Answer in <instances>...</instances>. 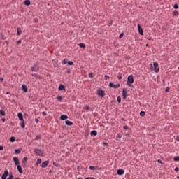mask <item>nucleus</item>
Segmentation results:
<instances>
[{"label":"nucleus","mask_w":179,"mask_h":179,"mask_svg":"<svg viewBox=\"0 0 179 179\" xmlns=\"http://www.w3.org/2000/svg\"><path fill=\"white\" fill-rule=\"evenodd\" d=\"M134 80L133 76H129L128 80H127V85L130 87H132V84L134 83Z\"/></svg>","instance_id":"obj_1"},{"label":"nucleus","mask_w":179,"mask_h":179,"mask_svg":"<svg viewBox=\"0 0 179 179\" xmlns=\"http://www.w3.org/2000/svg\"><path fill=\"white\" fill-rule=\"evenodd\" d=\"M35 153L37 155L40 156V157H43L44 156L43 152L40 149H36L35 150Z\"/></svg>","instance_id":"obj_2"},{"label":"nucleus","mask_w":179,"mask_h":179,"mask_svg":"<svg viewBox=\"0 0 179 179\" xmlns=\"http://www.w3.org/2000/svg\"><path fill=\"white\" fill-rule=\"evenodd\" d=\"M39 70V66L38 64H35L34 66H33V67H31V71L33 72H37Z\"/></svg>","instance_id":"obj_3"},{"label":"nucleus","mask_w":179,"mask_h":179,"mask_svg":"<svg viewBox=\"0 0 179 179\" xmlns=\"http://www.w3.org/2000/svg\"><path fill=\"white\" fill-rule=\"evenodd\" d=\"M109 86L115 89H118L120 87V84H113V83H110Z\"/></svg>","instance_id":"obj_4"},{"label":"nucleus","mask_w":179,"mask_h":179,"mask_svg":"<svg viewBox=\"0 0 179 179\" xmlns=\"http://www.w3.org/2000/svg\"><path fill=\"white\" fill-rule=\"evenodd\" d=\"M154 66H155V72H156V73L159 72V67H158V66H159L158 63L155 62V63H154Z\"/></svg>","instance_id":"obj_5"},{"label":"nucleus","mask_w":179,"mask_h":179,"mask_svg":"<svg viewBox=\"0 0 179 179\" xmlns=\"http://www.w3.org/2000/svg\"><path fill=\"white\" fill-rule=\"evenodd\" d=\"M98 95L101 97H103L105 96V92L103 91V90H99L98 91Z\"/></svg>","instance_id":"obj_6"},{"label":"nucleus","mask_w":179,"mask_h":179,"mask_svg":"<svg viewBox=\"0 0 179 179\" xmlns=\"http://www.w3.org/2000/svg\"><path fill=\"white\" fill-rule=\"evenodd\" d=\"M122 96H123L124 99H126L128 96L127 91L126 88H123Z\"/></svg>","instance_id":"obj_7"},{"label":"nucleus","mask_w":179,"mask_h":179,"mask_svg":"<svg viewBox=\"0 0 179 179\" xmlns=\"http://www.w3.org/2000/svg\"><path fill=\"white\" fill-rule=\"evenodd\" d=\"M138 29L141 36H143V29L140 24H138Z\"/></svg>","instance_id":"obj_8"},{"label":"nucleus","mask_w":179,"mask_h":179,"mask_svg":"<svg viewBox=\"0 0 179 179\" xmlns=\"http://www.w3.org/2000/svg\"><path fill=\"white\" fill-rule=\"evenodd\" d=\"M8 176V171H5L4 173L2 175V179H6L7 176Z\"/></svg>","instance_id":"obj_9"},{"label":"nucleus","mask_w":179,"mask_h":179,"mask_svg":"<svg viewBox=\"0 0 179 179\" xmlns=\"http://www.w3.org/2000/svg\"><path fill=\"white\" fill-rule=\"evenodd\" d=\"M13 161L16 166H18L20 164L19 159L17 157H14Z\"/></svg>","instance_id":"obj_10"},{"label":"nucleus","mask_w":179,"mask_h":179,"mask_svg":"<svg viewBox=\"0 0 179 179\" xmlns=\"http://www.w3.org/2000/svg\"><path fill=\"white\" fill-rule=\"evenodd\" d=\"M22 87L23 91H24L25 93H27V92H28V88H27V85H25L24 84H23V85H22Z\"/></svg>","instance_id":"obj_11"},{"label":"nucleus","mask_w":179,"mask_h":179,"mask_svg":"<svg viewBox=\"0 0 179 179\" xmlns=\"http://www.w3.org/2000/svg\"><path fill=\"white\" fill-rule=\"evenodd\" d=\"M117 173L120 176H122V175H124V171L123 169H119L117 171Z\"/></svg>","instance_id":"obj_12"},{"label":"nucleus","mask_w":179,"mask_h":179,"mask_svg":"<svg viewBox=\"0 0 179 179\" xmlns=\"http://www.w3.org/2000/svg\"><path fill=\"white\" fill-rule=\"evenodd\" d=\"M49 164L48 161H45L42 164V168H46Z\"/></svg>","instance_id":"obj_13"},{"label":"nucleus","mask_w":179,"mask_h":179,"mask_svg":"<svg viewBox=\"0 0 179 179\" xmlns=\"http://www.w3.org/2000/svg\"><path fill=\"white\" fill-rule=\"evenodd\" d=\"M17 116L20 121H24L22 113H18Z\"/></svg>","instance_id":"obj_14"},{"label":"nucleus","mask_w":179,"mask_h":179,"mask_svg":"<svg viewBox=\"0 0 179 179\" xmlns=\"http://www.w3.org/2000/svg\"><path fill=\"white\" fill-rule=\"evenodd\" d=\"M60 119L62 120H67L68 119V116L66 115H62Z\"/></svg>","instance_id":"obj_15"},{"label":"nucleus","mask_w":179,"mask_h":179,"mask_svg":"<svg viewBox=\"0 0 179 179\" xmlns=\"http://www.w3.org/2000/svg\"><path fill=\"white\" fill-rule=\"evenodd\" d=\"M90 170L96 171L99 169V166H90Z\"/></svg>","instance_id":"obj_16"},{"label":"nucleus","mask_w":179,"mask_h":179,"mask_svg":"<svg viewBox=\"0 0 179 179\" xmlns=\"http://www.w3.org/2000/svg\"><path fill=\"white\" fill-rule=\"evenodd\" d=\"M17 170H18V171H19L20 173L22 174V173H23L22 166H20V165H17Z\"/></svg>","instance_id":"obj_17"},{"label":"nucleus","mask_w":179,"mask_h":179,"mask_svg":"<svg viewBox=\"0 0 179 179\" xmlns=\"http://www.w3.org/2000/svg\"><path fill=\"white\" fill-rule=\"evenodd\" d=\"M59 91H61V90H64V91H66V88H65V87H64V85H59Z\"/></svg>","instance_id":"obj_18"},{"label":"nucleus","mask_w":179,"mask_h":179,"mask_svg":"<svg viewBox=\"0 0 179 179\" xmlns=\"http://www.w3.org/2000/svg\"><path fill=\"white\" fill-rule=\"evenodd\" d=\"M66 124L68 126H72L73 125V122H71L70 120H66Z\"/></svg>","instance_id":"obj_19"},{"label":"nucleus","mask_w":179,"mask_h":179,"mask_svg":"<svg viewBox=\"0 0 179 179\" xmlns=\"http://www.w3.org/2000/svg\"><path fill=\"white\" fill-rule=\"evenodd\" d=\"M79 46L82 48H85L86 45L84 43H80Z\"/></svg>","instance_id":"obj_20"},{"label":"nucleus","mask_w":179,"mask_h":179,"mask_svg":"<svg viewBox=\"0 0 179 179\" xmlns=\"http://www.w3.org/2000/svg\"><path fill=\"white\" fill-rule=\"evenodd\" d=\"M24 4H25L26 6H29V5L31 4V2H30L29 0H25V1H24Z\"/></svg>","instance_id":"obj_21"},{"label":"nucleus","mask_w":179,"mask_h":179,"mask_svg":"<svg viewBox=\"0 0 179 179\" xmlns=\"http://www.w3.org/2000/svg\"><path fill=\"white\" fill-rule=\"evenodd\" d=\"M22 34V30L20 27H17V34L20 36Z\"/></svg>","instance_id":"obj_22"},{"label":"nucleus","mask_w":179,"mask_h":179,"mask_svg":"<svg viewBox=\"0 0 179 179\" xmlns=\"http://www.w3.org/2000/svg\"><path fill=\"white\" fill-rule=\"evenodd\" d=\"M21 127L23 129L25 127L24 120L21 121Z\"/></svg>","instance_id":"obj_23"},{"label":"nucleus","mask_w":179,"mask_h":179,"mask_svg":"<svg viewBox=\"0 0 179 179\" xmlns=\"http://www.w3.org/2000/svg\"><path fill=\"white\" fill-rule=\"evenodd\" d=\"M140 115L141 117H144L145 115V112H144L143 110H141L140 113Z\"/></svg>","instance_id":"obj_24"},{"label":"nucleus","mask_w":179,"mask_h":179,"mask_svg":"<svg viewBox=\"0 0 179 179\" xmlns=\"http://www.w3.org/2000/svg\"><path fill=\"white\" fill-rule=\"evenodd\" d=\"M91 135L96 136L97 135V131H92L91 132Z\"/></svg>","instance_id":"obj_25"},{"label":"nucleus","mask_w":179,"mask_h":179,"mask_svg":"<svg viewBox=\"0 0 179 179\" xmlns=\"http://www.w3.org/2000/svg\"><path fill=\"white\" fill-rule=\"evenodd\" d=\"M68 63H69L68 59H64L62 64H66Z\"/></svg>","instance_id":"obj_26"},{"label":"nucleus","mask_w":179,"mask_h":179,"mask_svg":"<svg viewBox=\"0 0 179 179\" xmlns=\"http://www.w3.org/2000/svg\"><path fill=\"white\" fill-rule=\"evenodd\" d=\"M2 115V116H5L6 115V112H4V110H0V115Z\"/></svg>","instance_id":"obj_27"},{"label":"nucleus","mask_w":179,"mask_h":179,"mask_svg":"<svg viewBox=\"0 0 179 179\" xmlns=\"http://www.w3.org/2000/svg\"><path fill=\"white\" fill-rule=\"evenodd\" d=\"M57 99L59 101H62V96H61L60 95H58V96H57Z\"/></svg>","instance_id":"obj_28"},{"label":"nucleus","mask_w":179,"mask_h":179,"mask_svg":"<svg viewBox=\"0 0 179 179\" xmlns=\"http://www.w3.org/2000/svg\"><path fill=\"white\" fill-rule=\"evenodd\" d=\"M27 160H28V158L24 157V158L22 159V162L23 164H25Z\"/></svg>","instance_id":"obj_29"},{"label":"nucleus","mask_w":179,"mask_h":179,"mask_svg":"<svg viewBox=\"0 0 179 179\" xmlns=\"http://www.w3.org/2000/svg\"><path fill=\"white\" fill-rule=\"evenodd\" d=\"M41 163V159H38L37 160L36 164L37 166H38Z\"/></svg>","instance_id":"obj_30"},{"label":"nucleus","mask_w":179,"mask_h":179,"mask_svg":"<svg viewBox=\"0 0 179 179\" xmlns=\"http://www.w3.org/2000/svg\"><path fill=\"white\" fill-rule=\"evenodd\" d=\"M10 141H11L12 143H14V142L15 141V137H11V138H10Z\"/></svg>","instance_id":"obj_31"},{"label":"nucleus","mask_w":179,"mask_h":179,"mask_svg":"<svg viewBox=\"0 0 179 179\" xmlns=\"http://www.w3.org/2000/svg\"><path fill=\"white\" fill-rule=\"evenodd\" d=\"M173 159H174V161H176V162L179 161V156L175 157L173 158Z\"/></svg>","instance_id":"obj_32"},{"label":"nucleus","mask_w":179,"mask_h":179,"mask_svg":"<svg viewBox=\"0 0 179 179\" xmlns=\"http://www.w3.org/2000/svg\"><path fill=\"white\" fill-rule=\"evenodd\" d=\"M117 78H118L119 80H122V74H119V76H117Z\"/></svg>","instance_id":"obj_33"},{"label":"nucleus","mask_w":179,"mask_h":179,"mask_svg":"<svg viewBox=\"0 0 179 179\" xmlns=\"http://www.w3.org/2000/svg\"><path fill=\"white\" fill-rule=\"evenodd\" d=\"M73 62H68V64L70 66H73Z\"/></svg>","instance_id":"obj_34"},{"label":"nucleus","mask_w":179,"mask_h":179,"mask_svg":"<svg viewBox=\"0 0 179 179\" xmlns=\"http://www.w3.org/2000/svg\"><path fill=\"white\" fill-rule=\"evenodd\" d=\"M84 109L90 110V106H85Z\"/></svg>","instance_id":"obj_35"},{"label":"nucleus","mask_w":179,"mask_h":179,"mask_svg":"<svg viewBox=\"0 0 179 179\" xmlns=\"http://www.w3.org/2000/svg\"><path fill=\"white\" fill-rule=\"evenodd\" d=\"M117 101H118L119 103H120V102H121V98H120V96H117Z\"/></svg>","instance_id":"obj_36"},{"label":"nucleus","mask_w":179,"mask_h":179,"mask_svg":"<svg viewBox=\"0 0 179 179\" xmlns=\"http://www.w3.org/2000/svg\"><path fill=\"white\" fill-rule=\"evenodd\" d=\"M16 154H20L21 152V150H16L15 152Z\"/></svg>","instance_id":"obj_37"},{"label":"nucleus","mask_w":179,"mask_h":179,"mask_svg":"<svg viewBox=\"0 0 179 179\" xmlns=\"http://www.w3.org/2000/svg\"><path fill=\"white\" fill-rule=\"evenodd\" d=\"M123 36H124V33H121V34H120V38H123Z\"/></svg>","instance_id":"obj_38"},{"label":"nucleus","mask_w":179,"mask_h":179,"mask_svg":"<svg viewBox=\"0 0 179 179\" xmlns=\"http://www.w3.org/2000/svg\"><path fill=\"white\" fill-rule=\"evenodd\" d=\"M174 8L175 9H178V4H175L174 5Z\"/></svg>","instance_id":"obj_39"},{"label":"nucleus","mask_w":179,"mask_h":179,"mask_svg":"<svg viewBox=\"0 0 179 179\" xmlns=\"http://www.w3.org/2000/svg\"><path fill=\"white\" fill-rule=\"evenodd\" d=\"M89 76L90 78H93V73H90Z\"/></svg>","instance_id":"obj_40"},{"label":"nucleus","mask_w":179,"mask_h":179,"mask_svg":"<svg viewBox=\"0 0 179 179\" xmlns=\"http://www.w3.org/2000/svg\"><path fill=\"white\" fill-rule=\"evenodd\" d=\"M41 139V136H37L36 137V140H40Z\"/></svg>","instance_id":"obj_41"},{"label":"nucleus","mask_w":179,"mask_h":179,"mask_svg":"<svg viewBox=\"0 0 179 179\" xmlns=\"http://www.w3.org/2000/svg\"><path fill=\"white\" fill-rule=\"evenodd\" d=\"M121 138H122V136H121L120 134H118V135L117 136V139H121Z\"/></svg>","instance_id":"obj_42"},{"label":"nucleus","mask_w":179,"mask_h":179,"mask_svg":"<svg viewBox=\"0 0 179 179\" xmlns=\"http://www.w3.org/2000/svg\"><path fill=\"white\" fill-rule=\"evenodd\" d=\"M8 179H13V175H10L9 178Z\"/></svg>","instance_id":"obj_43"},{"label":"nucleus","mask_w":179,"mask_h":179,"mask_svg":"<svg viewBox=\"0 0 179 179\" xmlns=\"http://www.w3.org/2000/svg\"><path fill=\"white\" fill-rule=\"evenodd\" d=\"M124 129L125 130H127V129H129V126H124Z\"/></svg>","instance_id":"obj_44"},{"label":"nucleus","mask_w":179,"mask_h":179,"mask_svg":"<svg viewBox=\"0 0 179 179\" xmlns=\"http://www.w3.org/2000/svg\"><path fill=\"white\" fill-rule=\"evenodd\" d=\"M21 43H22L21 40H18V41H17V44H18V45H20Z\"/></svg>","instance_id":"obj_45"},{"label":"nucleus","mask_w":179,"mask_h":179,"mask_svg":"<svg viewBox=\"0 0 179 179\" xmlns=\"http://www.w3.org/2000/svg\"><path fill=\"white\" fill-rule=\"evenodd\" d=\"M31 76H34V77H37V74H35V73H33L31 74Z\"/></svg>","instance_id":"obj_46"},{"label":"nucleus","mask_w":179,"mask_h":179,"mask_svg":"<svg viewBox=\"0 0 179 179\" xmlns=\"http://www.w3.org/2000/svg\"><path fill=\"white\" fill-rule=\"evenodd\" d=\"M169 90H170V88H169V87L166 88V92H169Z\"/></svg>","instance_id":"obj_47"},{"label":"nucleus","mask_w":179,"mask_h":179,"mask_svg":"<svg viewBox=\"0 0 179 179\" xmlns=\"http://www.w3.org/2000/svg\"><path fill=\"white\" fill-rule=\"evenodd\" d=\"M42 115H43V116H45V115H47V113H46L45 112H42Z\"/></svg>","instance_id":"obj_48"},{"label":"nucleus","mask_w":179,"mask_h":179,"mask_svg":"<svg viewBox=\"0 0 179 179\" xmlns=\"http://www.w3.org/2000/svg\"><path fill=\"white\" fill-rule=\"evenodd\" d=\"M105 79L107 80L108 79H109L108 76H105Z\"/></svg>","instance_id":"obj_49"},{"label":"nucleus","mask_w":179,"mask_h":179,"mask_svg":"<svg viewBox=\"0 0 179 179\" xmlns=\"http://www.w3.org/2000/svg\"><path fill=\"white\" fill-rule=\"evenodd\" d=\"M175 171H176V172H178V171H179V169H178V167H176V168L175 169Z\"/></svg>","instance_id":"obj_50"},{"label":"nucleus","mask_w":179,"mask_h":179,"mask_svg":"<svg viewBox=\"0 0 179 179\" xmlns=\"http://www.w3.org/2000/svg\"><path fill=\"white\" fill-rule=\"evenodd\" d=\"M36 123H38L39 122L38 119H35Z\"/></svg>","instance_id":"obj_51"},{"label":"nucleus","mask_w":179,"mask_h":179,"mask_svg":"<svg viewBox=\"0 0 179 179\" xmlns=\"http://www.w3.org/2000/svg\"><path fill=\"white\" fill-rule=\"evenodd\" d=\"M176 140L179 142V136L176 137Z\"/></svg>","instance_id":"obj_52"},{"label":"nucleus","mask_w":179,"mask_h":179,"mask_svg":"<svg viewBox=\"0 0 179 179\" xmlns=\"http://www.w3.org/2000/svg\"><path fill=\"white\" fill-rule=\"evenodd\" d=\"M67 73H71V70H67Z\"/></svg>","instance_id":"obj_53"},{"label":"nucleus","mask_w":179,"mask_h":179,"mask_svg":"<svg viewBox=\"0 0 179 179\" xmlns=\"http://www.w3.org/2000/svg\"><path fill=\"white\" fill-rule=\"evenodd\" d=\"M3 148L2 146H0V150H3Z\"/></svg>","instance_id":"obj_54"},{"label":"nucleus","mask_w":179,"mask_h":179,"mask_svg":"<svg viewBox=\"0 0 179 179\" xmlns=\"http://www.w3.org/2000/svg\"><path fill=\"white\" fill-rule=\"evenodd\" d=\"M86 179H95V178H87Z\"/></svg>","instance_id":"obj_55"},{"label":"nucleus","mask_w":179,"mask_h":179,"mask_svg":"<svg viewBox=\"0 0 179 179\" xmlns=\"http://www.w3.org/2000/svg\"><path fill=\"white\" fill-rule=\"evenodd\" d=\"M158 162H159V163H162V161L159 159V160H158Z\"/></svg>","instance_id":"obj_56"},{"label":"nucleus","mask_w":179,"mask_h":179,"mask_svg":"<svg viewBox=\"0 0 179 179\" xmlns=\"http://www.w3.org/2000/svg\"><path fill=\"white\" fill-rule=\"evenodd\" d=\"M5 120H6V119H2V121L4 122H5Z\"/></svg>","instance_id":"obj_57"},{"label":"nucleus","mask_w":179,"mask_h":179,"mask_svg":"<svg viewBox=\"0 0 179 179\" xmlns=\"http://www.w3.org/2000/svg\"><path fill=\"white\" fill-rule=\"evenodd\" d=\"M1 81H3V78H1Z\"/></svg>","instance_id":"obj_58"},{"label":"nucleus","mask_w":179,"mask_h":179,"mask_svg":"<svg viewBox=\"0 0 179 179\" xmlns=\"http://www.w3.org/2000/svg\"><path fill=\"white\" fill-rule=\"evenodd\" d=\"M104 145H107V143H104Z\"/></svg>","instance_id":"obj_59"},{"label":"nucleus","mask_w":179,"mask_h":179,"mask_svg":"<svg viewBox=\"0 0 179 179\" xmlns=\"http://www.w3.org/2000/svg\"><path fill=\"white\" fill-rule=\"evenodd\" d=\"M78 179H83L82 178H79Z\"/></svg>","instance_id":"obj_60"},{"label":"nucleus","mask_w":179,"mask_h":179,"mask_svg":"<svg viewBox=\"0 0 179 179\" xmlns=\"http://www.w3.org/2000/svg\"><path fill=\"white\" fill-rule=\"evenodd\" d=\"M178 178L179 179V177H178Z\"/></svg>","instance_id":"obj_61"},{"label":"nucleus","mask_w":179,"mask_h":179,"mask_svg":"<svg viewBox=\"0 0 179 179\" xmlns=\"http://www.w3.org/2000/svg\"><path fill=\"white\" fill-rule=\"evenodd\" d=\"M16 179H20V178H16Z\"/></svg>","instance_id":"obj_62"}]
</instances>
